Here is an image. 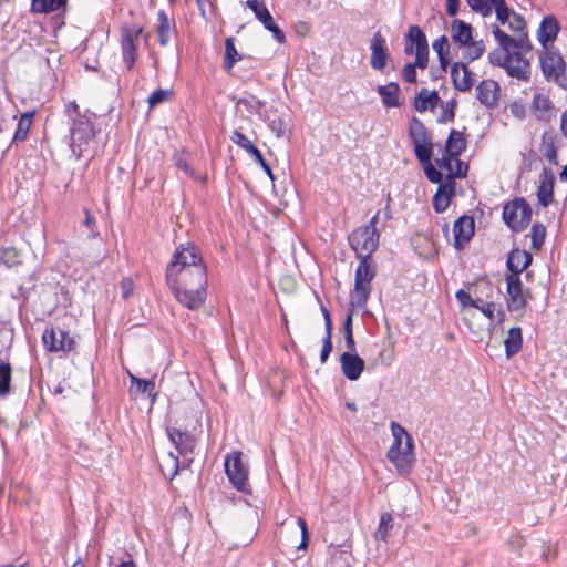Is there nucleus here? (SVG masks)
<instances>
[{
    "label": "nucleus",
    "instance_id": "nucleus-33",
    "mask_svg": "<svg viewBox=\"0 0 567 567\" xmlns=\"http://www.w3.org/2000/svg\"><path fill=\"white\" fill-rule=\"evenodd\" d=\"M378 93L385 107L393 109L401 105L400 85L396 82H389L385 85H380L378 87Z\"/></svg>",
    "mask_w": 567,
    "mask_h": 567
},
{
    "label": "nucleus",
    "instance_id": "nucleus-55",
    "mask_svg": "<svg viewBox=\"0 0 567 567\" xmlns=\"http://www.w3.org/2000/svg\"><path fill=\"white\" fill-rule=\"evenodd\" d=\"M495 12H496V19L502 23L505 24L508 22L512 13L514 11H511L508 6L506 4L505 0H497L494 4Z\"/></svg>",
    "mask_w": 567,
    "mask_h": 567
},
{
    "label": "nucleus",
    "instance_id": "nucleus-36",
    "mask_svg": "<svg viewBox=\"0 0 567 567\" xmlns=\"http://www.w3.org/2000/svg\"><path fill=\"white\" fill-rule=\"evenodd\" d=\"M557 136L554 132L545 131L542 134L540 142V152L545 156V158L554 165H557V147H556Z\"/></svg>",
    "mask_w": 567,
    "mask_h": 567
},
{
    "label": "nucleus",
    "instance_id": "nucleus-61",
    "mask_svg": "<svg viewBox=\"0 0 567 567\" xmlns=\"http://www.w3.org/2000/svg\"><path fill=\"white\" fill-rule=\"evenodd\" d=\"M297 524L301 530V543L299 544L298 549H306L308 546V542H309V533H308L307 523L303 518L298 517Z\"/></svg>",
    "mask_w": 567,
    "mask_h": 567
},
{
    "label": "nucleus",
    "instance_id": "nucleus-48",
    "mask_svg": "<svg viewBox=\"0 0 567 567\" xmlns=\"http://www.w3.org/2000/svg\"><path fill=\"white\" fill-rule=\"evenodd\" d=\"M246 4L254 12L256 19L262 23V25L266 22H270V18L272 16L264 2L259 0H248Z\"/></svg>",
    "mask_w": 567,
    "mask_h": 567
},
{
    "label": "nucleus",
    "instance_id": "nucleus-54",
    "mask_svg": "<svg viewBox=\"0 0 567 567\" xmlns=\"http://www.w3.org/2000/svg\"><path fill=\"white\" fill-rule=\"evenodd\" d=\"M466 52L464 53L465 59L468 60V62H472L476 59H480L484 52H485V45L482 40L480 41H473L466 45Z\"/></svg>",
    "mask_w": 567,
    "mask_h": 567
},
{
    "label": "nucleus",
    "instance_id": "nucleus-46",
    "mask_svg": "<svg viewBox=\"0 0 567 567\" xmlns=\"http://www.w3.org/2000/svg\"><path fill=\"white\" fill-rule=\"evenodd\" d=\"M128 377L131 380L132 388L134 385L136 386V392L147 393L148 396H151L153 400L156 398V393L154 392L155 382L153 380L140 379L132 373H128Z\"/></svg>",
    "mask_w": 567,
    "mask_h": 567
},
{
    "label": "nucleus",
    "instance_id": "nucleus-57",
    "mask_svg": "<svg viewBox=\"0 0 567 567\" xmlns=\"http://www.w3.org/2000/svg\"><path fill=\"white\" fill-rule=\"evenodd\" d=\"M473 308L478 309L486 318L493 320L495 312V303L494 302H484L482 299L476 298L473 301Z\"/></svg>",
    "mask_w": 567,
    "mask_h": 567
},
{
    "label": "nucleus",
    "instance_id": "nucleus-32",
    "mask_svg": "<svg viewBox=\"0 0 567 567\" xmlns=\"http://www.w3.org/2000/svg\"><path fill=\"white\" fill-rule=\"evenodd\" d=\"M452 39L460 47L468 45L473 40V28L470 23L454 19L451 23Z\"/></svg>",
    "mask_w": 567,
    "mask_h": 567
},
{
    "label": "nucleus",
    "instance_id": "nucleus-60",
    "mask_svg": "<svg viewBox=\"0 0 567 567\" xmlns=\"http://www.w3.org/2000/svg\"><path fill=\"white\" fill-rule=\"evenodd\" d=\"M332 351V333H324L322 339V348L320 353V361L324 363Z\"/></svg>",
    "mask_w": 567,
    "mask_h": 567
},
{
    "label": "nucleus",
    "instance_id": "nucleus-12",
    "mask_svg": "<svg viewBox=\"0 0 567 567\" xmlns=\"http://www.w3.org/2000/svg\"><path fill=\"white\" fill-rule=\"evenodd\" d=\"M42 342L49 352H63L69 353L76 347V341L69 331L60 327H51L45 329L42 334Z\"/></svg>",
    "mask_w": 567,
    "mask_h": 567
},
{
    "label": "nucleus",
    "instance_id": "nucleus-20",
    "mask_svg": "<svg viewBox=\"0 0 567 567\" xmlns=\"http://www.w3.org/2000/svg\"><path fill=\"white\" fill-rule=\"evenodd\" d=\"M230 141L240 148L245 150L261 166L264 172L271 181L275 179L271 167L265 161L261 152L252 144V142L246 135L235 130L231 133Z\"/></svg>",
    "mask_w": 567,
    "mask_h": 567
},
{
    "label": "nucleus",
    "instance_id": "nucleus-9",
    "mask_svg": "<svg viewBox=\"0 0 567 567\" xmlns=\"http://www.w3.org/2000/svg\"><path fill=\"white\" fill-rule=\"evenodd\" d=\"M204 265L205 262L198 247L194 243L187 241L176 247L171 261L166 266L165 272Z\"/></svg>",
    "mask_w": 567,
    "mask_h": 567
},
{
    "label": "nucleus",
    "instance_id": "nucleus-62",
    "mask_svg": "<svg viewBox=\"0 0 567 567\" xmlns=\"http://www.w3.org/2000/svg\"><path fill=\"white\" fill-rule=\"evenodd\" d=\"M509 111H511V114L518 120H524L526 116V107H525L524 103L520 101L512 102L509 104Z\"/></svg>",
    "mask_w": 567,
    "mask_h": 567
},
{
    "label": "nucleus",
    "instance_id": "nucleus-29",
    "mask_svg": "<svg viewBox=\"0 0 567 567\" xmlns=\"http://www.w3.org/2000/svg\"><path fill=\"white\" fill-rule=\"evenodd\" d=\"M455 195V182H444L437 187L433 196L432 205L436 213H444L451 204L452 197Z\"/></svg>",
    "mask_w": 567,
    "mask_h": 567
},
{
    "label": "nucleus",
    "instance_id": "nucleus-16",
    "mask_svg": "<svg viewBox=\"0 0 567 567\" xmlns=\"http://www.w3.org/2000/svg\"><path fill=\"white\" fill-rule=\"evenodd\" d=\"M404 53L429 60V42L425 33L419 25H410L405 33Z\"/></svg>",
    "mask_w": 567,
    "mask_h": 567
},
{
    "label": "nucleus",
    "instance_id": "nucleus-45",
    "mask_svg": "<svg viewBox=\"0 0 567 567\" xmlns=\"http://www.w3.org/2000/svg\"><path fill=\"white\" fill-rule=\"evenodd\" d=\"M547 230L546 227L540 223H534L530 227L529 236L532 238V248L536 251L540 250L545 239Z\"/></svg>",
    "mask_w": 567,
    "mask_h": 567
},
{
    "label": "nucleus",
    "instance_id": "nucleus-2",
    "mask_svg": "<svg viewBox=\"0 0 567 567\" xmlns=\"http://www.w3.org/2000/svg\"><path fill=\"white\" fill-rule=\"evenodd\" d=\"M393 443L390 446L386 457L400 473H409L415 462L413 452V440L406 430L396 422H391Z\"/></svg>",
    "mask_w": 567,
    "mask_h": 567
},
{
    "label": "nucleus",
    "instance_id": "nucleus-5",
    "mask_svg": "<svg viewBox=\"0 0 567 567\" xmlns=\"http://www.w3.org/2000/svg\"><path fill=\"white\" fill-rule=\"evenodd\" d=\"M94 118L95 114L86 112L83 116H75L71 121L70 148L78 159L82 156L85 146L95 137Z\"/></svg>",
    "mask_w": 567,
    "mask_h": 567
},
{
    "label": "nucleus",
    "instance_id": "nucleus-26",
    "mask_svg": "<svg viewBox=\"0 0 567 567\" xmlns=\"http://www.w3.org/2000/svg\"><path fill=\"white\" fill-rule=\"evenodd\" d=\"M555 177L549 168H543L539 176V185L537 188V198L542 207H547L554 197Z\"/></svg>",
    "mask_w": 567,
    "mask_h": 567
},
{
    "label": "nucleus",
    "instance_id": "nucleus-44",
    "mask_svg": "<svg viewBox=\"0 0 567 567\" xmlns=\"http://www.w3.org/2000/svg\"><path fill=\"white\" fill-rule=\"evenodd\" d=\"M173 163L174 165L183 171V173L190 177V178H197L196 173L194 168L188 163V154L184 151H176L173 155Z\"/></svg>",
    "mask_w": 567,
    "mask_h": 567
},
{
    "label": "nucleus",
    "instance_id": "nucleus-14",
    "mask_svg": "<svg viewBox=\"0 0 567 567\" xmlns=\"http://www.w3.org/2000/svg\"><path fill=\"white\" fill-rule=\"evenodd\" d=\"M175 299L189 310H198L207 298V288L168 287Z\"/></svg>",
    "mask_w": 567,
    "mask_h": 567
},
{
    "label": "nucleus",
    "instance_id": "nucleus-41",
    "mask_svg": "<svg viewBox=\"0 0 567 567\" xmlns=\"http://www.w3.org/2000/svg\"><path fill=\"white\" fill-rule=\"evenodd\" d=\"M265 104V101L259 100L257 96L248 92H245L244 96L236 101L237 107L244 106L245 110L251 114H259Z\"/></svg>",
    "mask_w": 567,
    "mask_h": 567
},
{
    "label": "nucleus",
    "instance_id": "nucleus-1",
    "mask_svg": "<svg viewBox=\"0 0 567 567\" xmlns=\"http://www.w3.org/2000/svg\"><path fill=\"white\" fill-rule=\"evenodd\" d=\"M409 137L414 148L417 161L423 166L427 179L434 184L443 182V175L432 164L433 144L431 136L424 123L417 117H413L409 127Z\"/></svg>",
    "mask_w": 567,
    "mask_h": 567
},
{
    "label": "nucleus",
    "instance_id": "nucleus-4",
    "mask_svg": "<svg viewBox=\"0 0 567 567\" xmlns=\"http://www.w3.org/2000/svg\"><path fill=\"white\" fill-rule=\"evenodd\" d=\"M354 275V289L351 293L352 308L365 307L371 293V281L375 277V265L372 258L361 257Z\"/></svg>",
    "mask_w": 567,
    "mask_h": 567
},
{
    "label": "nucleus",
    "instance_id": "nucleus-42",
    "mask_svg": "<svg viewBox=\"0 0 567 567\" xmlns=\"http://www.w3.org/2000/svg\"><path fill=\"white\" fill-rule=\"evenodd\" d=\"M429 60L422 59L421 56H415L414 62H409L403 66L402 76L404 81L408 83L416 82V68L425 69L427 66Z\"/></svg>",
    "mask_w": 567,
    "mask_h": 567
},
{
    "label": "nucleus",
    "instance_id": "nucleus-11",
    "mask_svg": "<svg viewBox=\"0 0 567 567\" xmlns=\"http://www.w3.org/2000/svg\"><path fill=\"white\" fill-rule=\"evenodd\" d=\"M539 63L544 78L560 87L563 73L566 71V62L560 53L546 48L539 55Z\"/></svg>",
    "mask_w": 567,
    "mask_h": 567
},
{
    "label": "nucleus",
    "instance_id": "nucleus-64",
    "mask_svg": "<svg viewBox=\"0 0 567 567\" xmlns=\"http://www.w3.org/2000/svg\"><path fill=\"white\" fill-rule=\"evenodd\" d=\"M454 158H455L454 156L445 153V155H443L441 158L436 159V165L441 169H446V171H449V173H451Z\"/></svg>",
    "mask_w": 567,
    "mask_h": 567
},
{
    "label": "nucleus",
    "instance_id": "nucleus-18",
    "mask_svg": "<svg viewBox=\"0 0 567 567\" xmlns=\"http://www.w3.org/2000/svg\"><path fill=\"white\" fill-rule=\"evenodd\" d=\"M476 99L488 110L498 107L501 99V86L492 79L482 80L475 87Z\"/></svg>",
    "mask_w": 567,
    "mask_h": 567
},
{
    "label": "nucleus",
    "instance_id": "nucleus-38",
    "mask_svg": "<svg viewBox=\"0 0 567 567\" xmlns=\"http://www.w3.org/2000/svg\"><path fill=\"white\" fill-rule=\"evenodd\" d=\"M68 0H32L31 11L35 13H51L55 11H65Z\"/></svg>",
    "mask_w": 567,
    "mask_h": 567
},
{
    "label": "nucleus",
    "instance_id": "nucleus-28",
    "mask_svg": "<svg viewBox=\"0 0 567 567\" xmlns=\"http://www.w3.org/2000/svg\"><path fill=\"white\" fill-rule=\"evenodd\" d=\"M560 25L556 17L546 16L543 18L537 30V40L544 49L547 48L548 42H553L559 33Z\"/></svg>",
    "mask_w": 567,
    "mask_h": 567
},
{
    "label": "nucleus",
    "instance_id": "nucleus-53",
    "mask_svg": "<svg viewBox=\"0 0 567 567\" xmlns=\"http://www.w3.org/2000/svg\"><path fill=\"white\" fill-rule=\"evenodd\" d=\"M457 107V101L455 99H451L445 102L442 107V113L440 114L437 122L439 123H447L453 122L455 117V110Z\"/></svg>",
    "mask_w": 567,
    "mask_h": 567
},
{
    "label": "nucleus",
    "instance_id": "nucleus-49",
    "mask_svg": "<svg viewBox=\"0 0 567 567\" xmlns=\"http://www.w3.org/2000/svg\"><path fill=\"white\" fill-rule=\"evenodd\" d=\"M496 1L497 0H466L470 8L482 17L492 14Z\"/></svg>",
    "mask_w": 567,
    "mask_h": 567
},
{
    "label": "nucleus",
    "instance_id": "nucleus-43",
    "mask_svg": "<svg viewBox=\"0 0 567 567\" xmlns=\"http://www.w3.org/2000/svg\"><path fill=\"white\" fill-rule=\"evenodd\" d=\"M392 528H393L392 515L390 513H383L380 517L379 526L374 533L375 540L386 542Z\"/></svg>",
    "mask_w": 567,
    "mask_h": 567
},
{
    "label": "nucleus",
    "instance_id": "nucleus-6",
    "mask_svg": "<svg viewBox=\"0 0 567 567\" xmlns=\"http://www.w3.org/2000/svg\"><path fill=\"white\" fill-rule=\"evenodd\" d=\"M532 214L527 200L524 197H516L504 205L502 219L513 233H520L529 225Z\"/></svg>",
    "mask_w": 567,
    "mask_h": 567
},
{
    "label": "nucleus",
    "instance_id": "nucleus-31",
    "mask_svg": "<svg viewBox=\"0 0 567 567\" xmlns=\"http://www.w3.org/2000/svg\"><path fill=\"white\" fill-rule=\"evenodd\" d=\"M157 40L162 47H167L172 34L176 33V24L174 19H169L165 10L157 12Z\"/></svg>",
    "mask_w": 567,
    "mask_h": 567
},
{
    "label": "nucleus",
    "instance_id": "nucleus-58",
    "mask_svg": "<svg viewBox=\"0 0 567 567\" xmlns=\"http://www.w3.org/2000/svg\"><path fill=\"white\" fill-rule=\"evenodd\" d=\"M508 27L514 32H524L526 28L525 19L522 14L513 12L509 20H508Z\"/></svg>",
    "mask_w": 567,
    "mask_h": 567
},
{
    "label": "nucleus",
    "instance_id": "nucleus-35",
    "mask_svg": "<svg viewBox=\"0 0 567 567\" xmlns=\"http://www.w3.org/2000/svg\"><path fill=\"white\" fill-rule=\"evenodd\" d=\"M505 354L507 359L516 355L523 348V334L520 327H513L508 330L504 341Z\"/></svg>",
    "mask_w": 567,
    "mask_h": 567
},
{
    "label": "nucleus",
    "instance_id": "nucleus-22",
    "mask_svg": "<svg viewBox=\"0 0 567 567\" xmlns=\"http://www.w3.org/2000/svg\"><path fill=\"white\" fill-rule=\"evenodd\" d=\"M533 115L540 122L549 123L556 116V109L550 97L535 92L530 103Z\"/></svg>",
    "mask_w": 567,
    "mask_h": 567
},
{
    "label": "nucleus",
    "instance_id": "nucleus-13",
    "mask_svg": "<svg viewBox=\"0 0 567 567\" xmlns=\"http://www.w3.org/2000/svg\"><path fill=\"white\" fill-rule=\"evenodd\" d=\"M492 33L498 42L495 50H504L505 52H522L524 55L532 49L526 32H522L517 38L509 37L498 25H493Z\"/></svg>",
    "mask_w": 567,
    "mask_h": 567
},
{
    "label": "nucleus",
    "instance_id": "nucleus-50",
    "mask_svg": "<svg viewBox=\"0 0 567 567\" xmlns=\"http://www.w3.org/2000/svg\"><path fill=\"white\" fill-rule=\"evenodd\" d=\"M11 365L8 362H0V398L10 392Z\"/></svg>",
    "mask_w": 567,
    "mask_h": 567
},
{
    "label": "nucleus",
    "instance_id": "nucleus-59",
    "mask_svg": "<svg viewBox=\"0 0 567 567\" xmlns=\"http://www.w3.org/2000/svg\"><path fill=\"white\" fill-rule=\"evenodd\" d=\"M171 91L157 89L155 90L147 99L150 107H155L156 105L163 103L166 101L167 96L169 95Z\"/></svg>",
    "mask_w": 567,
    "mask_h": 567
},
{
    "label": "nucleus",
    "instance_id": "nucleus-39",
    "mask_svg": "<svg viewBox=\"0 0 567 567\" xmlns=\"http://www.w3.org/2000/svg\"><path fill=\"white\" fill-rule=\"evenodd\" d=\"M433 50L436 52L441 68L445 71L450 64V43L446 35H441L432 43Z\"/></svg>",
    "mask_w": 567,
    "mask_h": 567
},
{
    "label": "nucleus",
    "instance_id": "nucleus-19",
    "mask_svg": "<svg viewBox=\"0 0 567 567\" xmlns=\"http://www.w3.org/2000/svg\"><path fill=\"white\" fill-rule=\"evenodd\" d=\"M370 65L375 71H383L386 66L390 53L386 39L380 31L373 33L370 41Z\"/></svg>",
    "mask_w": 567,
    "mask_h": 567
},
{
    "label": "nucleus",
    "instance_id": "nucleus-21",
    "mask_svg": "<svg viewBox=\"0 0 567 567\" xmlns=\"http://www.w3.org/2000/svg\"><path fill=\"white\" fill-rule=\"evenodd\" d=\"M454 248L462 250L472 239L475 233V221L472 216L463 215L457 218L453 226Z\"/></svg>",
    "mask_w": 567,
    "mask_h": 567
},
{
    "label": "nucleus",
    "instance_id": "nucleus-10",
    "mask_svg": "<svg viewBox=\"0 0 567 567\" xmlns=\"http://www.w3.org/2000/svg\"><path fill=\"white\" fill-rule=\"evenodd\" d=\"M121 51L123 63L126 69L130 71L134 66L138 58V48L137 42L138 38L143 32V27L132 24V25H122L121 27Z\"/></svg>",
    "mask_w": 567,
    "mask_h": 567
},
{
    "label": "nucleus",
    "instance_id": "nucleus-52",
    "mask_svg": "<svg viewBox=\"0 0 567 567\" xmlns=\"http://www.w3.org/2000/svg\"><path fill=\"white\" fill-rule=\"evenodd\" d=\"M454 164L451 173L447 174L444 182H454L455 178H464L467 175L468 164L461 161L458 157L454 158Z\"/></svg>",
    "mask_w": 567,
    "mask_h": 567
},
{
    "label": "nucleus",
    "instance_id": "nucleus-27",
    "mask_svg": "<svg viewBox=\"0 0 567 567\" xmlns=\"http://www.w3.org/2000/svg\"><path fill=\"white\" fill-rule=\"evenodd\" d=\"M451 78L457 91L466 92L473 86V73L463 62H455L452 65Z\"/></svg>",
    "mask_w": 567,
    "mask_h": 567
},
{
    "label": "nucleus",
    "instance_id": "nucleus-3",
    "mask_svg": "<svg viewBox=\"0 0 567 567\" xmlns=\"http://www.w3.org/2000/svg\"><path fill=\"white\" fill-rule=\"evenodd\" d=\"M488 61L494 66L505 69L507 75L517 81L529 82L530 80V63L522 52H505L494 49L488 53Z\"/></svg>",
    "mask_w": 567,
    "mask_h": 567
},
{
    "label": "nucleus",
    "instance_id": "nucleus-8",
    "mask_svg": "<svg viewBox=\"0 0 567 567\" xmlns=\"http://www.w3.org/2000/svg\"><path fill=\"white\" fill-rule=\"evenodd\" d=\"M380 234L368 228L358 227L348 236V243L357 258H372L379 247Z\"/></svg>",
    "mask_w": 567,
    "mask_h": 567
},
{
    "label": "nucleus",
    "instance_id": "nucleus-23",
    "mask_svg": "<svg viewBox=\"0 0 567 567\" xmlns=\"http://www.w3.org/2000/svg\"><path fill=\"white\" fill-rule=\"evenodd\" d=\"M507 308L509 311H519L525 308L526 299L523 295V284L519 277H506Z\"/></svg>",
    "mask_w": 567,
    "mask_h": 567
},
{
    "label": "nucleus",
    "instance_id": "nucleus-37",
    "mask_svg": "<svg viewBox=\"0 0 567 567\" xmlns=\"http://www.w3.org/2000/svg\"><path fill=\"white\" fill-rule=\"evenodd\" d=\"M466 148V141L462 132L451 130L445 143V153L458 157Z\"/></svg>",
    "mask_w": 567,
    "mask_h": 567
},
{
    "label": "nucleus",
    "instance_id": "nucleus-40",
    "mask_svg": "<svg viewBox=\"0 0 567 567\" xmlns=\"http://www.w3.org/2000/svg\"><path fill=\"white\" fill-rule=\"evenodd\" d=\"M34 116V111L24 112L19 118L16 132L13 134L12 143H20L25 140L31 127Z\"/></svg>",
    "mask_w": 567,
    "mask_h": 567
},
{
    "label": "nucleus",
    "instance_id": "nucleus-25",
    "mask_svg": "<svg viewBox=\"0 0 567 567\" xmlns=\"http://www.w3.org/2000/svg\"><path fill=\"white\" fill-rule=\"evenodd\" d=\"M533 256L530 252L520 249H513L506 260V266L511 272L509 277H519V275L530 266Z\"/></svg>",
    "mask_w": 567,
    "mask_h": 567
},
{
    "label": "nucleus",
    "instance_id": "nucleus-47",
    "mask_svg": "<svg viewBox=\"0 0 567 567\" xmlns=\"http://www.w3.org/2000/svg\"><path fill=\"white\" fill-rule=\"evenodd\" d=\"M241 60V55L237 52L235 43L231 38L226 39L225 42V60L224 68L229 71L233 69L234 64Z\"/></svg>",
    "mask_w": 567,
    "mask_h": 567
},
{
    "label": "nucleus",
    "instance_id": "nucleus-51",
    "mask_svg": "<svg viewBox=\"0 0 567 567\" xmlns=\"http://www.w3.org/2000/svg\"><path fill=\"white\" fill-rule=\"evenodd\" d=\"M1 261L7 267H16L21 264V254L14 247H6L1 251Z\"/></svg>",
    "mask_w": 567,
    "mask_h": 567
},
{
    "label": "nucleus",
    "instance_id": "nucleus-17",
    "mask_svg": "<svg viewBox=\"0 0 567 567\" xmlns=\"http://www.w3.org/2000/svg\"><path fill=\"white\" fill-rule=\"evenodd\" d=\"M225 471L230 483L240 492L246 491L248 471L241 461V453L237 452L225 460Z\"/></svg>",
    "mask_w": 567,
    "mask_h": 567
},
{
    "label": "nucleus",
    "instance_id": "nucleus-34",
    "mask_svg": "<svg viewBox=\"0 0 567 567\" xmlns=\"http://www.w3.org/2000/svg\"><path fill=\"white\" fill-rule=\"evenodd\" d=\"M440 102V96L437 91H429L427 89H422L416 96L414 97V109L423 113L427 110H434Z\"/></svg>",
    "mask_w": 567,
    "mask_h": 567
},
{
    "label": "nucleus",
    "instance_id": "nucleus-15",
    "mask_svg": "<svg viewBox=\"0 0 567 567\" xmlns=\"http://www.w3.org/2000/svg\"><path fill=\"white\" fill-rule=\"evenodd\" d=\"M167 435L169 441L175 445L178 453L184 457L186 466L193 462V453L196 446V440L188 431H182L176 427H168Z\"/></svg>",
    "mask_w": 567,
    "mask_h": 567
},
{
    "label": "nucleus",
    "instance_id": "nucleus-63",
    "mask_svg": "<svg viewBox=\"0 0 567 567\" xmlns=\"http://www.w3.org/2000/svg\"><path fill=\"white\" fill-rule=\"evenodd\" d=\"M455 297L463 307H473V301H475V299H472L471 295L464 289L457 290Z\"/></svg>",
    "mask_w": 567,
    "mask_h": 567
},
{
    "label": "nucleus",
    "instance_id": "nucleus-56",
    "mask_svg": "<svg viewBox=\"0 0 567 567\" xmlns=\"http://www.w3.org/2000/svg\"><path fill=\"white\" fill-rule=\"evenodd\" d=\"M84 215L85 217L83 220V226H85L89 230L87 237L91 239L97 238L100 233L97 231L95 217L90 213L87 208L84 209Z\"/></svg>",
    "mask_w": 567,
    "mask_h": 567
},
{
    "label": "nucleus",
    "instance_id": "nucleus-7",
    "mask_svg": "<svg viewBox=\"0 0 567 567\" xmlns=\"http://www.w3.org/2000/svg\"><path fill=\"white\" fill-rule=\"evenodd\" d=\"M165 280L168 287L207 288V267L195 266L165 272Z\"/></svg>",
    "mask_w": 567,
    "mask_h": 567
},
{
    "label": "nucleus",
    "instance_id": "nucleus-24",
    "mask_svg": "<svg viewBox=\"0 0 567 567\" xmlns=\"http://www.w3.org/2000/svg\"><path fill=\"white\" fill-rule=\"evenodd\" d=\"M340 363L344 377L350 381H357L364 370V360L358 353L343 352Z\"/></svg>",
    "mask_w": 567,
    "mask_h": 567
},
{
    "label": "nucleus",
    "instance_id": "nucleus-30",
    "mask_svg": "<svg viewBox=\"0 0 567 567\" xmlns=\"http://www.w3.org/2000/svg\"><path fill=\"white\" fill-rule=\"evenodd\" d=\"M265 121L278 138L286 136L289 132V114L287 113L279 114L276 109H270L266 111Z\"/></svg>",
    "mask_w": 567,
    "mask_h": 567
}]
</instances>
